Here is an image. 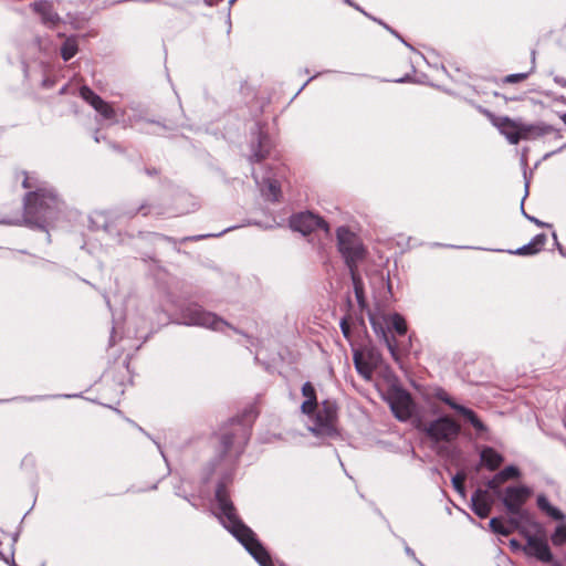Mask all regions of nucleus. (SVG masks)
Here are the masks:
<instances>
[{"instance_id": "f257e3e1", "label": "nucleus", "mask_w": 566, "mask_h": 566, "mask_svg": "<svg viewBox=\"0 0 566 566\" xmlns=\"http://www.w3.org/2000/svg\"><path fill=\"white\" fill-rule=\"evenodd\" d=\"M216 501L227 523L224 526L244 546L261 566H273L269 552L256 538L254 532L238 516L224 482H219L216 489Z\"/></svg>"}, {"instance_id": "f03ea898", "label": "nucleus", "mask_w": 566, "mask_h": 566, "mask_svg": "<svg viewBox=\"0 0 566 566\" xmlns=\"http://www.w3.org/2000/svg\"><path fill=\"white\" fill-rule=\"evenodd\" d=\"M62 201L53 189L38 188L23 198L24 221L41 230H46L60 217Z\"/></svg>"}, {"instance_id": "7ed1b4c3", "label": "nucleus", "mask_w": 566, "mask_h": 566, "mask_svg": "<svg viewBox=\"0 0 566 566\" xmlns=\"http://www.w3.org/2000/svg\"><path fill=\"white\" fill-rule=\"evenodd\" d=\"M483 113L492 120L510 142H520L521 139H537L549 133H555L552 127L545 125H528L513 120L509 117H496L491 112L484 109Z\"/></svg>"}, {"instance_id": "20e7f679", "label": "nucleus", "mask_w": 566, "mask_h": 566, "mask_svg": "<svg viewBox=\"0 0 566 566\" xmlns=\"http://www.w3.org/2000/svg\"><path fill=\"white\" fill-rule=\"evenodd\" d=\"M336 239L338 252L349 272L358 271L359 263L367 256V249L360 238L352 232L348 227L343 226L336 230Z\"/></svg>"}, {"instance_id": "39448f33", "label": "nucleus", "mask_w": 566, "mask_h": 566, "mask_svg": "<svg viewBox=\"0 0 566 566\" xmlns=\"http://www.w3.org/2000/svg\"><path fill=\"white\" fill-rule=\"evenodd\" d=\"M256 415L254 408L250 407L245 409L241 416L232 418L228 424L222 427L220 433L221 457L229 453L238 439L245 443L248 440V427L244 422L247 420H254Z\"/></svg>"}, {"instance_id": "423d86ee", "label": "nucleus", "mask_w": 566, "mask_h": 566, "mask_svg": "<svg viewBox=\"0 0 566 566\" xmlns=\"http://www.w3.org/2000/svg\"><path fill=\"white\" fill-rule=\"evenodd\" d=\"M181 316L189 325H198L216 332H222L224 327H228L235 333H239L238 328L232 326L230 323L217 314L203 310L197 304L185 307L181 312Z\"/></svg>"}, {"instance_id": "0eeeda50", "label": "nucleus", "mask_w": 566, "mask_h": 566, "mask_svg": "<svg viewBox=\"0 0 566 566\" xmlns=\"http://www.w3.org/2000/svg\"><path fill=\"white\" fill-rule=\"evenodd\" d=\"M416 428L423 431L430 440L438 443L441 441L450 442L454 440L460 433V424L452 418L444 416L440 417L429 423H419Z\"/></svg>"}, {"instance_id": "6e6552de", "label": "nucleus", "mask_w": 566, "mask_h": 566, "mask_svg": "<svg viewBox=\"0 0 566 566\" xmlns=\"http://www.w3.org/2000/svg\"><path fill=\"white\" fill-rule=\"evenodd\" d=\"M522 536L526 541L525 545L522 547V551L526 556L533 557L543 564H551L554 562V556L545 537L544 531L536 535L531 534L528 531H522Z\"/></svg>"}, {"instance_id": "1a4fd4ad", "label": "nucleus", "mask_w": 566, "mask_h": 566, "mask_svg": "<svg viewBox=\"0 0 566 566\" xmlns=\"http://www.w3.org/2000/svg\"><path fill=\"white\" fill-rule=\"evenodd\" d=\"M315 416L314 432L325 436H334L337 433L336 422L338 418V406L333 400H324L317 407Z\"/></svg>"}, {"instance_id": "9d476101", "label": "nucleus", "mask_w": 566, "mask_h": 566, "mask_svg": "<svg viewBox=\"0 0 566 566\" xmlns=\"http://www.w3.org/2000/svg\"><path fill=\"white\" fill-rule=\"evenodd\" d=\"M353 360L358 374L366 380H370L375 369L380 367L382 356L375 347H365L364 349H355Z\"/></svg>"}, {"instance_id": "9b49d317", "label": "nucleus", "mask_w": 566, "mask_h": 566, "mask_svg": "<svg viewBox=\"0 0 566 566\" xmlns=\"http://www.w3.org/2000/svg\"><path fill=\"white\" fill-rule=\"evenodd\" d=\"M292 230L301 232L303 235L311 234L317 229H322L329 234V224L318 214L311 211L298 212L290 217L289 220Z\"/></svg>"}, {"instance_id": "f8f14e48", "label": "nucleus", "mask_w": 566, "mask_h": 566, "mask_svg": "<svg viewBox=\"0 0 566 566\" xmlns=\"http://www.w3.org/2000/svg\"><path fill=\"white\" fill-rule=\"evenodd\" d=\"M388 401L395 417L400 421H407L415 411V402L411 395L399 387L389 391Z\"/></svg>"}, {"instance_id": "ddd939ff", "label": "nucleus", "mask_w": 566, "mask_h": 566, "mask_svg": "<svg viewBox=\"0 0 566 566\" xmlns=\"http://www.w3.org/2000/svg\"><path fill=\"white\" fill-rule=\"evenodd\" d=\"M531 495L532 490L528 486H507L501 495V501L509 514L520 513Z\"/></svg>"}, {"instance_id": "4468645a", "label": "nucleus", "mask_w": 566, "mask_h": 566, "mask_svg": "<svg viewBox=\"0 0 566 566\" xmlns=\"http://www.w3.org/2000/svg\"><path fill=\"white\" fill-rule=\"evenodd\" d=\"M436 398L462 415L479 433L488 431V427L480 420L478 415L472 409L454 402L446 390L439 389L436 392Z\"/></svg>"}, {"instance_id": "2eb2a0df", "label": "nucleus", "mask_w": 566, "mask_h": 566, "mask_svg": "<svg viewBox=\"0 0 566 566\" xmlns=\"http://www.w3.org/2000/svg\"><path fill=\"white\" fill-rule=\"evenodd\" d=\"M80 96L90 104L104 119H115L116 112L113 106L97 95L91 87L83 85L78 90Z\"/></svg>"}, {"instance_id": "dca6fc26", "label": "nucleus", "mask_w": 566, "mask_h": 566, "mask_svg": "<svg viewBox=\"0 0 566 566\" xmlns=\"http://www.w3.org/2000/svg\"><path fill=\"white\" fill-rule=\"evenodd\" d=\"M30 9L40 15L41 22L50 28H55L61 22V17L54 10L53 3L48 0H39L30 3Z\"/></svg>"}, {"instance_id": "f3484780", "label": "nucleus", "mask_w": 566, "mask_h": 566, "mask_svg": "<svg viewBox=\"0 0 566 566\" xmlns=\"http://www.w3.org/2000/svg\"><path fill=\"white\" fill-rule=\"evenodd\" d=\"M494 504V499L489 490L476 489L471 496V509L480 518L490 515Z\"/></svg>"}, {"instance_id": "a211bd4d", "label": "nucleus", "mask_w": 566, "mask_h": 566, "mask_svg": "<svg viewBox=\"0 0 566 566\" xmlns=\"http://www.w3.org/2000/svg\"><path fill=\"white\" fill-rule=\"evenodd\" d=\"M198 203L193 196L186 192H178L174 196V216L181 217L196 211Z\"/></svg>"}, {"instance_id": "6ab92c4d", "label": "nucleus", "mask_w": 566, "mask_h": 566, "mask_svg": "<svg viewBox=\"0 0 566 566\" xmlns=\"http://www.w3.org/2000/svg\"><path fill=\"white\" fill-rule=\"evenodd\" d=\"M302 395L305 397V400L301 405V411L304 415L311 416L316 411L318 407L316 390L312 382L306 381L302 386Z\"/></svg>"}, {"instance_id": "aec40b11", "label": "nucleus", "mask_w": 566, "mask_h": 566, "mask_svg": "<svg viewBox=\"0 0 566 566\" xmlns=\"http://www.w3.org/2000/svg\"><path fill=\"white\" fill-rule=\"evenodd\" d=\"M481 464L490 471L497 470L504 461L501 453L491 447H484L480 453Z\"/></svg>"}, {"instance_id": "412c9836", "label": "nucleus", "mask_w": 566, "mask_h": 566, "mask_svg": "<svg viewBox=\"0 0 566 566\" xmlns=\"http://www.w3.org/2000/svg\"><path fill=\"white\" fill-rule=\"evenodd\" d=\"M537 506L555 521L565 520V514L559 509L553 506L543 494L537 496Z\"/></svg>"}, {"instance_id": "4be33fe9", "label": "nucleus", "mask_w": 566, "mask_h": 566, "mask_svg": "<svg viewBox=\"0 0 566 566\" xmlns=\"http://www.w3.org/2000/svg\"><path fill=\"white\" fill-rule=\"evenodd\" d=\"M77 51H78V44H77L76 36H69V38H66V40L64 41V43L61 46V56H62L63 61L67 62L73 56H75Z\"/></svg>"}, {"instance_id": "5701e85b", "label": "nucleus", "mask_w": 566, "mask_h": 566, "mask_svg": "<svg viewBox=\"0 0 566 566\" xmlns=\"http://www.w3.org/2000/svg\"><path fill=\"white\" fill-rule=\"evenodd\" d=\"M350 277L354 285V292L357 300V303L360 307L365 306V292H364V283L363 280L358 273V271H352Z\"/></svg>"}, {"instance_id": "b1692460", "label": "nucleus", "mask_w": 566, "mask_h": 566, "mask_svg": "<svg viewBox=\"0 0 566 566\" xmlns=\"http://www.w3.org/2000/svg\"><path fill=\"white\" fill-rule=\"evenodd\" d=\"M535 55H536V51L533 50L532 51V66H531L530 71L506 75L503 78V83L504 84H515V83L525 81L535 70Z\"/></svg>"}, {"instance_id": "393cba45", "label": "nucleus", "mask_w": 566, "mask_h": 566, "mask_svg": "<svg viewBox=\"0 0 566 566\" xmlns=\"http://www.w3.org/2000/svg\"><path fill=\"white\" fill-rule=\"evenodd\" d=\"M135 214H140L143 217H148V216L160 217V216L165 214V208L160 205L144 202L138 207Z\"/></svg>"}, {"instance_id": "a878e982", "label": "nucleus", "mask_w": 566, "mask_h": 566, "mask_svg": "<svg viewBox=\"0 0 566 566\" xmlns=\"http://www.w3.org/2000/svg\"><path fill=\"white\" fill-rule=\"evenodd\" d=\"M511 515L518 516L521 524L525 523V524L532 526L533 528H535L537 533H543V530H544L543 526L538 522L534 521L533 515L531 514L530 511L521 507L520 513H512Z\"/></svg>"}, {"instance_id": "bb28decb", "label": "nucleus", "mask_w": 566, "mask_h": 566, "mask_svg": "<svg viewBox=\"0 0 566 566\" xmlns=\"http://www.w3.org/2000/svg\"><path fill=\"white\" fill-rule=\"evenodd\" d=\"M489 526L491 531L495 534L502 535V536H509L511 535L510 527H506V524L503 522L501 517H492L490 520Z\"/></svg>"}, {"instance_id": "cd10ccee", "label": "nucleus", "mask_w": 566, "mask_h": 566, "mask_svg": "<svg viewBox=\"0 0 566 566\" xmlns=\"http://www.w3.org/2000/svg\"><path fill=\"white\" fill-rule=\"evenodd\" d=\"M381 338L385 342L387 348L389 349L392 358L398 361L399 360V352L397 348V340L395 336L389 335L385 329H381Z\"/></svg>"}, {"instance_id": "c85d7f7f", "label": "nucleus", "mask_w": 566, "mask_h": 566, "mask_svg": "<svg viewBox=\"0 0 566 566\" xmlns=\"http://www.w3.org/2000/svg\"><path fill=\"white\" fill-rule=\"evenodd\" d=\"M266 146L268 144H255L250 157L251 161L260 163L264 160L270 154V149Z\"/></svg>"}, {"instance_id": "c756f323", "label": "nucleus", "mask_w": 566, "mask_h": 566, "mask_svg": "<svg viewBox=\"0 0 566 566\" xmlns=\"http://www.w3.org/2000/svg\"><path fill=\"white\" fill-rule=\"evenodd\" d=\"M465 474L463 472H458L453 478H452V485L454 488V490L461 495V496H465V486H464V482H465Z\"/></svg>"}, {"instance_id": "7c9ffc66", "label": "nucleus", "mask_w": 566, "mask_h": 566, "mask_svg": "<svg viewBox=\"0 0 566 566\" xmlns=\"http://www.w3.org/2000/svg\"><path fill=\"white\" fill-rule=\"evenodd\" d=\"M497 473L500 474V478H502V481H504V483L509 480L517 479L521 475L520 470L514 465H509Z\"/></svg>"}, {"instance_id": "2f4dec72", "label": "nucleus", "mask_w": 566, "mask_h": 566, "mask_svg": "<svg viewBox=\"0 0 566 566\" xmlns=\"http://www.w3.org/2000/svg\"><path fill=\"white\" fill-rule=\"evenodd\" d=\"M504 483V481H502V478H500V474L496 473L492 479H490L488 482H486V486L489 490L493 491V493L501 497V495L503 494L500 490L501 485Z\"/></svg>"}, {"instance_id": "473e14b6", "label": "nucleus", "mask_w": 566, "mask_h": 566, "mask_svg": "<svg viewBox=\"0 0 566 566\" xmlns=\"http://www.w3.org/2000/svg\"><path fill=\"white\" fill-rule=\"evenodd\" d=\"M392 328L399 335H405L407 333V323L405 318L400 314H394L392 316Z\"/></svg>"}, {"instance_id": "72a5a7b5", "label": "nucleus", "mask_w": 566, "mask_h": 566, "mask_svg": "<svg viewBox=\"0 0 566 566\" xmlns=\"http://www.w3.org/2000/svg\"><path fill=\"white\" fill-rule=\"evenodd\" d=\"M552 542L555 546L566 543V525H559L556 527L552 535Z\"/></svg>"}, {"instance_id": "f704fd0d", "label": "nucleus", "mask_w": 566, "mask_h": 566, "mask_svg": "<svg viewBox=\"0 0 566 566\" xmlns=\"http://www.w3.org/2000/svg\"><path fill=\"white\" fill-rule=\"evenodd\" d=\"M280 193V185L275 180H270L268 184V197H270V199L275 202L279 201Z\"/></svg>"}, {"instance_id": "c9c22d12", "label": "nucleus", "mask_w": 566, "mask_h": 566, "mask_svg": "<svg viewBox=\"0 0 566 566\" xmlns=\"http://www.w3.org/2000/svg\"><path fill=\"white\" fill-rule=\"evenodd\" d=\"M506 527H510L511 534L514 531H518V533L522 535V531H527L522 524L516 515H511L506 522Z\"/></svg>"}, {"instance_id": "e433bc0d", "label": "nucleus", "mask_w": 566, "mask_h": 566, "mask_svg": "<svg viewBox=\"0 0 566 566\" xmlns=\"http://www.w3.org/2000/svg\"><path fill=\"white\" fill-rule=\"evenodd\" d=\"M22 175H23L22 187L24 189H34L35 190L38 188H42L40 186L39 180L36 178L30 177L27 171H23Z\"/></svg>"}, {"instance_id": "4c0bfd02", "label": "nucleus", "mask_w": 566, "mask_h": 566, "mask_svg": "<svg viewBox=\"0 0 566 566\" xmlns=\"http://www.w3.org/2000/svg\"><path fill=\"white\" fill-rule=\"evenodd\" d=\"M546 241H547L546 234L539 233V234L535 235L530 243H531L532 248L536 250V253H538L544 249Z\"/></svg>"}, {"instance_id": "58836bf2", "label": "nucleus", "mask_w": 566, "mask_h": 566, "mask_svg": "<svg viewBox=\"0 0 566 566\" xmlns=\"http://www.w3.org/2000/svg\"><path fill=\"white\" fill-rule=\"evenodd\" d=\"M546 241H547L546 234L539 233V234L535 235L530 243H531L532 248L536 250V253H538L544 249Z\"/></svg>"}, {"instance_id": "ea45409f", "label": "nucleus", "mask_w": 566, "mask_h": 566, "mask_svg": "<svg viewBox=\"0 0 566 566\" xmlns=\"http://www.w3.org/2000/svg\"><path fill=\"white\" fill-rule=\"evenodd\" d=\"M510 253L517 255H534L536 254V250L532 248L531 243H527L517 250L510 251Z\"/></svg>"}, {"instance_id": "a19ab883", "label": "nucleus", "mask_w": 566, "mask_h": 566, "mask_svg": "<svg viewBox=\"0 0 566 566\" xmlns=\"http://www.w3.org/2000/svg\"><path fill=\"white\" fill-rule=\"evenodd\" d=\"M340 329L346 339H350L352 331L350 325L347 317L342 318L340 321Z\"/></svg>"}, {"instance_id": "79ce46f5", "label": "nucleus", "mask_w": 566, "mask_h": 566, "mask_svg": "<svg viewBox=\"0 0 566 566\" xmlns=\"http://www.w3.org/2000/svg\"><path fill=\"white\" fill-rule=\"evenodd\" d=\"M527 218H528L532 222H534L536 226H538V227H547V228H551V227H552V224L545 223V222H543V221H541V220H538V219H536V218H534V217H530V216H527Z\"/></svg>"}, {"instance_id": "37998d69", "label": "nucleus", "mask_w": 566, "mask_h": 566, "mask_svg": "<svg viewBox=\"0 0 566 566\" xmlns=\"http://www.w3.org/2000/svg\"><path fill=\"white\" fill-rule=\"evenodd\" d=\"M554 81L560 86L566 87V78L563 76H555Z\"/></svg>"}, {"instance_id": "c03bdc74", "label": "nucleus", "mask_w": 566, "mask_h": 566, "mask_svg": "<svg viewBox=\"0 0 566 566\" xmlns=\"http://www.w3.org/2000/svg\"><path fill=\"white\" fill-rule=\"evenodd\" d=\"M510 545L512 548L522 549L523 545H521L516 539H511Z\"/></svg>"}, {"instance_id": "a18cd8bd", "label": "nucleus", "mask_w": 566, "mask_h": 566, "mask_svg": "<svg viewBox=\"0 0 566 566\" xmlns=\"http://www.w3.org/2000/svg\"><path fill=\"white\" fill-rule=\"evenodd\" d=\"M380 24H382L385 28H387L388 30H390V28L388 27V24H385L382 23L381 21H379Z\"/></svg>"}, {"instance_id": "49530a36", "label": "nucleus", "mask_w": 566, "mask_h": 566, "mask_svg": "<svg viewBox=\"0 0 566 566\" xmlns=\"http://www.w3.org/2000/svg\"><path fill=\"white\" fill-rule=\"evenodd\" d=\"M562 119H563V120H564V123L566 124V114H564V115L562 116Z\"/></svg>"}, {"instance_id": "de8ad7c7", "label": "nucleus", "mask_w": 566, "mask_h": 566, "mask_svg": "<svg viewBox=\"0 0 566 566\" xmlns=\"http://www.w3.org/2000/svg\"><path fill=\"white\" fill-rule=\"evenodd\" d=\"M554 566H559V563H555Z\"/></svg>"}]
</instances>
